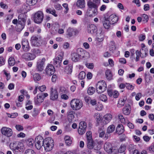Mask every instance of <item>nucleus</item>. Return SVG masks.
Wrapping results in <instances>:
<instances>
[{
  "label": "nucleus",
  "mask_w": 154,
  "mask_h": 154,
  "mask_svg": "<svg viewBox=\"0 0 154 154\" xmlns=\"http://www.w3.org/2000/svg\"><path fill=\"white\" fill-rule=\"evenodd\" d=\"M142 19L143 21L147 22L149 19L147 15L144 14L142 15Z\"/></svg>",
  "instance_id": "56"
},
{
  "label": "nucleus",
  "mask_w": 154,
  "mask_h": 154,
  "mask_svg": "<svg viewBox=\"0 0 154 154\" xmlns=\"http://www.w3.org/2000/svg\"><path fill=\"white\" fill-rule=\"evenodd\" d=\"M86 137L87 140H89L92 139V135H91V132L90 131H87L86 133Z\"/></svg>",
  "instance_id": "54"
},
{
  "label": "nucleus",
  "mask_w": 154,
  "mask_h": 154,
  "mask_svg": "<svg viewBox=\"0 0 154 154\" xmlns=\"http://www.w3.org/2000/svg\"><path fill=\"white\" fill-rule=\"evenodd\" d=\"M28 60H33L36 57L35 55L34 54L28 53Z\"/></svg>",
  "instance_id": "51"
},
{
  "label": "nucleus",
  "mask_w": 154,
  "mask_h": 154,
  "mask_svg": "<svg viewBox=\"0 0 154 154\" xmlns=\"http://www.w3.org/2000/svg\"><path fill=\"white\" fill-rule=\"evenodd\" d=\"M126 100H125L124 99H122L119 100L118 102V106H119V105H121V106L124 105L125 103Z\"/></svg>",
  "instance_id": "52"
},
{
  "label": "nucleus",
  "mask_w": 154,
  "mask_h": 154,
  "mask_svg": "<svg viewBox=\"0 0 154 154\" xmlns=\"http://www.w3.org/2000/svg\"><path fill=\"white\" fill-rule=\"evenodd\" d=\"M5 64V61L2 57H0V66L3 65Z\"/></svg>",
  "instance_id": "58"
},
{
  "label": "nucleus",
  "mask_w": 154,
  "mask_h": 154,
  "mask_svg": "<svg viewBox=\"0 0 154 154\" xmlns=\"http://www.w3.org/2000/svg\"><path fill=\"white\" fill-rule=\"evenodd\" d=\"M15 61L14 57H11L9 58L8 60L9 65L11 66H13L15 64Z\"/></svg>",
  "instance_id": "37"
},
{
  "label": "nucleus",
  "mask_w": 154,
  "mask_h": 154,
  "mask_svg": "<svg viewBox=\"0 0 154 154\" xmlns=\"http://www.w3.org/2000/svg\"><path fill=\"white\" fill-rule=\"evenodd\" d=\"M107 88L106 83L103 81H99L96 85V90L99 94L102 93L105 91Z\"/></svg>",
  "instance_id": "6"
},
{
  "label": "nucleus",
  "mask_w": 154,
  "mask_h": 154,
  "mask_svg": "<svg viewBox=\"0 0 154 154\" xmlns=\"http://www.w3.org/2000/svg\"><path fill=\"white\" fill-rule=\"evenodd\" d=\"M63 56V53H61L56 58L53 59V63L55 66L57 67L60 66Z\"/></svg>",
  "instance_id": "13"
},
{
  "label": "nucleus",
  "mask_w": 154,
  "mask_h": 154,
  "mask_svg": "<svg viewBox=\"0 0 154 154\" xmlns=\"http://www.w3.org/2000/svg\"><path fill=\"white\" fill-rule=\"evenodd\" d=\"M149 5L148 4H145L144 5L143 10L145 11H147L149 10Z\"/></svg>",
  "instance_id": "63"
},
{
  "label": "nucleus",
  "mask_w": 154,
  "mask_h": 154,
  "mask_svg": "<svg viewBox=\"0 0 154 154\" xmlns=\"http://www.w3.org/2000/svg\"><path fill=\"white\" fill-rule=\"evenodd\" d=\"M28 53H25L22 55V57L26 60H28Z\"/></svg>",
  "instance_id": "60"
},
{
  "label": "nucleus",
  "mask_w": 154,
  "mask_h": 154,
  "mask_svg": "<svg viewBox=\"0 0 154 154\" xmlns=\"http://www.w3.org/2000/svg\"><path fill=\"white\" fill-rule=\"evenodd\" d=\"M123 113L126 115H129L130 113V110L127 106L125 107L123 109Z\"/></svg>",
  "instance_id": "43"
},
{
  "label": "nucleus",
  "mask_w": 154,
  "mask_h": 154,
  "mask_svg": "<svg viewBox=\"0 0 154 154\" xmlns=\"http://www.w3.org/2000/svg\"><path fill=\"white\" fill-rule=\"evenodd\" d=\"M99 97L100 100L102 101L105 102L107 100L106 96L104 94L100 95Z\"/></svg>",
  "instance_id": "53"
},
{
  "label": "nucleus",
  "mask_w": 154,
  "mask_h": 154,
  "mask_svg": "<svg viewBox=\"0 0 154 154\" xmlns=\"http://www.w3.org/2000/svg\"><path fill=\"white\" fill-rule=\"evenodd\" d=\"M86 128V123L84 121L80 122L78 130L79 134L80 135L84 134L85 132Z\"/></svg>",
  "instance_id": "11"
},
{
  "label": "nucleus",
  "mask_w": 154,
  "mask_h": 154,
  "mask_svg": "<svg viewBox=\"0 0 154 154\" xmlns=\"http://www.w3.org/2000/svg\"><path fill=\"white\" fill-rule=\"evenodd\" d=\"M108 19L109 20L111 24H113L117 23L118 21V18L116 15L112 14L110 15Z\"/></svg>",
  "instance_id": "21"
},
{
  "label": "nucleus",
  "mask_w": 154,
  "mask_h": 154,
  "mask_svg": "<svg viewBox=\"0 0 154 154\" xmlns=\"http://www.w3.org/2000/svg\"><path fill=\"white\" fill-rule=\"evenodd\" d=\"M35 141L32 138H30L28 139L26 141V144L27 145L30 146H32Z\"/></svg>",
  "instance_id": "44"
},
{
  "label": "nucleus",
  "mask_w": 154,
  "mask_h": 154,
  "mask_svg": "<svg viewBox=\"0 0 154 154\" xmlns=\"http://www.w3.org/2000/svg\"><path fill=\"white\" fill-rule=\"evenodd\" d=\"M80 56L79 54L73 53L71 54V59L74 62H77L79 60Z\"/></svg>",
  "instance_id": "20"
},
{
  "label": "nucleus",
  "mask_w": 154,
  "mask_h": 154,
  "mask_svg": "<svg viewBox=\"0 0 154 154\" xmlns=\"http://www.w3.org/2000/svg\"><path fill=\"white\" fill-rule=\"evenodd\" d=\"M24 17V15L23 14H20L18 16V24L17 26L20 29L19 30L17 31H21L24 28L26 19Z\"/></svg>",
  "instance_id": "8"
},
{
  "label": "nucleus",
  "mask_w": 154,
  "mask_h": 154,
  "mask_svg": "<svg viewBox=\"0 0 154 154\" xmlns=\"http://www.w3.org/2000/svg\"><path fill=\"white\" fill-rule=\"evenodd\" d=\"M45 71L47 74L51 75L54 73L55 71L54 67L51 64H49L47 66Z\"/></svg>",
  "instance_id": "15"
},
{
  "label": "nucleus",
  "mask_w": 154,
  "mask_h": 154,
  "mask_svg": "<svg viewBox=\"0 0 154 154\" xmlns=\"http://www.w3.org/2000/svg\"><path fill=\"white\" fill-rule=\"evenodd\" d=\"M126 87L128 90H132L134 88V86L129 83H126Z\"/></svg>",
  "instance_id": "48"
},
{
  "label": "nucleus",
  "mask_w": 154,
  "mask_h": 154,
  "mask_svg": "<svg viewBox=\"0 0 154 154\" xmlns=\"http://www.w3.org/2000/svg\"><path fill=\"white\" fill-rule=\"evenodd\" d=\"M46 11L47 13L51 14L55 17L57 16V14H56L55 10L54 9H52L51 8H47Z\"/></svg>",
  "instance_id": "29"
},
{
  "label": "nucleus",
  "mask_w": 154,
  "mask_h": 154,
  "mask_svg": "<svg viewBox=\"0 0 154 154\" xmlns=\"http://www.w3.org/2000/svg\"><path fill=\"white\" fill-rule=\"evenodd\" d=\"M136 57L135 60L137 62L139 60L140 57H141L142 56L141 54H142L141 52L138 50H137L136 52Z\"/></svg>",
  "instance_id": "46"
},
{
  "label": "nucleus",
  "mask_w": 154,
  "mask_h": 154,
  "mask_svg": "<svg viewBox=\"0 0 154 154\" xmlns=\"http://www.w3.org/2000/svg\"><path fill=\"white\" fill-rule=\"evenodd\" d=\"M105 74L106 78L108 80H110L112 79V74L110 70H106Z\"/></svg>",
  "instance_id": "35"
},
{
  "label": "nucleus",
  "mask_w": 154,
  "mask_h": 154,
  "mask_svg": "<svg viewBox=\"0 0 154 154\" xmlns=\"http://www.w3.org/2000/svg\"><path fill=\"white\" fill-rule=\"evenodd\" d=\"M37 2V0H26V4L29 5H34Z\"/></svg>",
  "instance_id": "40"
},
{
  "label": "nucleus",
  "mask_w": 154,
  "mask_h": 154,
  "mask_svg": "<svg viewBox=\"0 0 154 154\" xmlns=\"http://www.w3.org/2000/svg\"><path fill=\"white\" fill-rule=\"evenodd\" d=\"M115 127L114 125H110L107 128V133H112L115 131Z\"/></svg>",
  "instance_id": "34"
},
{
  "label": "nucleus",
  "mask_w": 154,
  "mask_h": 154,
  "mask_svg": "<svg viewBox=\"0 0 154 154\" xmlns=\"http://www.w3.org/2000/svg\"><path fill=\"white\" fill-rule=\"evenodd\" d=\"M145 38L146 37L145 35L141 34L140 35L139 38L140 41H142L145 39Z\"/></svg>",
  "instance_id": "62"
},
{
  "label": "nucleus",
  "mask_w": 154,
  "mask_h": 154,
  "mask_svg": "<svg viewBox=\"0 0 154 154\" xmlns=\"http://www.w3.org/2000/svg\"><path fill=\"white\" fill-rule=\"evenodd\" d=\"M87 146L88 149H93V146L94 142L93 140L92 139L87 140Z\"/></svg>",
  "instance_id": "33"
},
{
  "label": "nucleus",
  "mask_w": 154,
  "mask_h": 154,
  "mask_svg": "<svg viewBox=\"0 0 154 154\" xmlns=\"http://www.w3.org/2000/svg\"><path fill=\"white\" fill-rule=\"evenodd\" d=\"M70 105L72 109L74 110H79L83 106L82 101L76 99H72L71 101Z\"/></svg>",
  "instance_id": "4"
},
{
  "label": "nucleus",
  "mask_w": 154,
  "mask_h": 154,
  "mask_svg": "<svg viewBox=\"0 0 154 154\" xmlns=\"http://www.w3.org/2000/svg\"><path fill=\"white\" fill-rule=\"evenodd\" d=\"M93 149L96 150H98L100 149V145L97 143H94L92 146Z\"/></svg>",
  "instance_id": "49"
},
{
  "label": "nucleus",
  "mask_w": 154,
  "mask_h": 154,
  "mask_svg": "<svg viewBox=\"0 0 154 154\" xmlns=\"http://www.w3.org/2000/svg\"><path fill=\"white\" fill-rule=\"evenodd\" d=\"M88 9L87 13L89 17L94 16L97 14L98 5L94 2L88 1L87 2Z\"/></svg>",
  "instance_id": "1"
},
{
  "label": "nucleus",
  "mask_w": 154,
  "mask_h": 154,
  "mask_svg": "<svg viewBox=\"0 0 154 154\" xmlns=\"http://www.w3.org/2000/svg\"><path fill=\"white\" fill-rule=\"evenodd\" d=\"M135 147V146L132 144H130L129 145V150L130 153H131L134 151V150H135L136 149Z\"/></svg>",
  "instance_id": "47"
},
{
  "label": "nucleus",
  "mask_w": 154,
  "mask_h": 154,
  "mask_svg": "<svg viewBox=\"0 0 154 154\" xmlns=\"http://www.w3.org/2000/svg\"><path fill=\"white\" fill-rule=\"evenodd\" d=\"M75 32L73 28L69 27L67 30L66 35L69 37H72L73 32Z\"/></svg>",
  "instance_id": "28"
},
{
  "label": "nucleus",
  "mask_w": 154,
  "mask_h": 154,
  "mask_svg": "<svg viewBox=\"0 0 154 154\" xmlns=\"http://www.w3.org/2000/svg\"><path fill=\"white\" fill-rule=\"evenodd\" d=\"M48 96V94L47 93H42L38 94L34 98L35 104L38 106L40 105L44 101L45 98Z\"/></svg>",
  "instance_id": "3"
},
{
  "label": "nucleus",
  "mask_w": 154,
  "mask_h": 154,
  "mask_svg": "<svg viewBox=\"0 0 154 154\" xmlns=\"http://www.w3.org/2000/svg\"><path fill=\"white\" fill-rule=\"evenodd\" d=\"M45 59V58L39 59L37 62L36 70L39 72H42L44 69Z\"/></svg>",
  "instance_id": "9"
},
{
  "label": "nucleus",
  "mask_w": 154,
  "mask_h": 154,
  "mask_svg": "<svg viewBox=\"0 0 154 154\" xmlns=\"http://www.w3.org/2000/svg\"><path fill=\"white\" fill-rule=\"evenodd\" d=\"M44 140L42 137L40 135L37 136L35 138V145L37 149H39L43 146Z\"/></svg>",
  "instance_id": "7"
},
{
  "label": "nucleus",
  "mask_w": 154,
  "mask_h": 154,
  "mask_svg": "<svg viewBox=\"0 0 154 154\" xmlns=\"http://www.w3.org/2000/svg\"><path fill=\"white\" fill-rule=\"evenodd\" d=\"M118 118L119 120L123 124L126 123V121L122 115L119 114L118 115Z\"/></svg>",
  "instance_id": "42"
},
{
  "label": "nucleus",
  "mask_w": 154,
  "mask_h": 154,
  "mask_svg": "<svg viewBox=\"0 0 154 154\" xmlns=\"http://www.w3.org/2000/svg\"><path fill=\"white\" fill-rule=\"evenodd\" d=\"M1 131L2 134L8 137L11 136L13 134L12 129L6 127H3L1 129Z\"/></svg>",
  "instance_id": "10"
},
{
  "label": "nucleus",
  "mask_w": 154,
  "mask_h": 154,
  "mask_svg": "<svg viewBox=\"0 0 154 154\" xmlns=\"http://www.w3.org/2000/svg\"><path fill=\"white\" fill-rule=\"evenodd\" d=\"M112 118V115L109 113L105 115L103 118V123L104 124L106 125L109 123Z\"/></svg>",
  "instance_id": "18"
},
{
  "label": "nucleus",
  "mask_w": 154,
  "mask_h": 154,
  "mask_svg": "<svg viewBox=\"0 0 154 154\" xmlns=\"http://www.w3.org/2000/svg\"><path fill=\"white\" fill-rule=\"evenodd\" d=\"M38 88L40 91L41 92H43L46 89V87L45 85H43L42 86L39 87Z\"/></svg>",
  "instance_id": "59"
},
{
  "label": "nucleus",
  "mask_w": 154,
  "mask_h": 154,
  "mask_svg": "<svg viewBox=\"0 0 154 154\" xmlns=\"http://www.w3.org/2000/svg\"><path fill=\"white\" fill-rule=\"evenodd\" d=\"M22 45L25 51H27L29 49V44L28 41L26 39H23L22 41Z\"/></svg>",
  "instance_id": "22"
},
{
  "label": "nucleus",
  "mask_w": 154,
  "mask_h": 154,
  "mask_svg": "<svg viewBox=\"0 0 154 154\" xmlns=\"http://www.w3.org/2000/svg\"><path fill=\"white\" fill-rule=\"evenodd\" d=\"M50 99L54 100L58 98V94L56 89H53V88H51Z\"/></svg>",
  "instance_id": "17"
},
{
  "label": "nucleus",
  "mask_w": 154,
  "mask_h": 154,
  "mask_svg": "<svg viewBox=\"0 0 154 154\" xmlns=\"http://www.w3.org/2000/svg\"><path fill=\"white\" fill-rule=\"evenodd\" d=\"M33 79L35 81H39L41 79V76L38 73H35L33 75Z\"/></svg>",
  "instance_id": "39"
},
{
  "label": "nucleus",
  "mask_w": 154,
  "mask_h": 154,
  "mask_svg": "<svg viewBox=\"0 0 154 154\" xmlns=\"http://www.w3.org/2000/svg\"><path fill=\"white\" fill-rule=\"evenodd\" d=\"M116 133L119 134H122L124 131V128L122 125L119 124L118 125L116 130Z\"/></svg>",
  "instance_id": "23"
},
{
  "label": "nucleus",
  "mask_w": 154,
  "mask_h": 154,
  "mask_svg": "<svg viewBox=\"0 0 154 154\" xmlns=\"http://www.w3.org/2000/svg\"><path fill=\"white\" fill-rule=\"evenodd\" d=\"M103 32L101 31L100 33V35H98L97 39L98 41L99 42H101L103 40Z\"/></svg>",
  "instance_id": "45"
},
{
  "label": "nucleus",
  "mask_w": 154,
  "mask_h": 154,
  "mask_svg": "<svg viewBox=\"0 0 154 154\" xmlns=\"http://www.w3.org/2000/svg\"><path fill=\"white\" fill-rule=\"evenodd\" d=\"M72 66L71 65L66 66L65 70V72L68 74H70L72 71Z\"/></svg>",
  "instance_id": "30"
},
{
  "label": "nucleus",
  "mask_w": 154,
  "mask_h": 154,
  "mask_svg": "<svg viewBox=\"0 0 154 154\" xmlns=\"http://www.w3.org/2000/svg\"><path fill=\"white\" fill-rule=\"evenodd\" d=\"M126 146L124 144H122L119 149L117 150H115V151L116 152V151H118V152L119 153H122V154H125V151L126 149Z\"/></svg>",
  "instance_id": "27"
},
{
  "label": "nucleus",
  "mask_w": 154,
  "mask_h": 154,
  "mask_svg": "<svg viewBox=\"0 0 154 154\" xmlns=\"http://www.w3.org/2000/svg\"><path fill=\"white\" fill-rule=\"evenodd\" d=\"M95 88L92 87H89L87 90L88 94L90 95H92L95 92Z\"/></svg>",
  "instance_id": "38"
},
{
  "label": "nucleus",
  "mask_w": 154,
  "mask_h": 154,
  "mask_svg": "<svg viewBox=\"0 0 154 154\" xmlns=\"http://www.w3.org/2000/svg\"><path fill=\"white\" fill-rule=\"evenodd\" d=\"M10 146L11 149L13 151L14 153H15L17 152V143H11L10 144Z\"/></svg>",
  "instance_id": "36"
},
{
  "label": "nucleus",
  "mask_w": 154,
  "mask_h": 154,
  "mask_svg": "<svg viewBox=\"0 0 154 154\" xmlns=\"http://www.w3.org/2000/svg\"><path fill=\"white\" fill-rule=\"evenodd\" d=\"M24 149V145L23 143L20 142H18V143H17L16 149L17 152H18V151L21 152Z\"/></svg>",
  "instance_id": "26"
},
{
  "label": "nucleus",
  "mask_w": 154,
  "mask_h": 154,
  "mask_svg": "<svg viewBox=\"0 0 154 154\" xmlns=\"http://www.w3.org/2000/svg\"><path fill=\"white\" fill-rule=\"evenodd\" d=\"M110 46L109 47V50L112 53L113 52V51L115 50L116 49L115 42L113 41H111L110 43Z\"/></svg>",
  "instance_id": "31"
},
{
  "label": "nucleus",
  "mask_w": 154,
  "mask_h": 154,
  "mask_svg": "<svg viewBox=\"0 0 154 154\" xmlns=\"http://www.w3.org/2000/svg\"><path fill=\"white\" fill-rule=\"evenodd\" d=\"M149 151L151 153L154 154V146L153 145L150 146L148 148Z\"/></svg>",
  "instance_id": "55"
},
{
  "label": "nucleus",
  "mask_w": 154,
  "mask_h": 154,
  "mask_svg": "<svg viewBox=\"0 0 154 154\" xmlns=\"http://www.w3.org/2000/svg\"><path fill=\"white\" fill-rule=\"evenodd\" d=\"M13 17V14H10L6 18L7 22H9L11 20Z\"/></svg>",
  "instance_id": "64"
},
{
  "label": "nucleus",
  "mask_w": 154,
  "mask_h": 154,
  "mask_svg": "<svg viewBox=\"0 0 154 154\" xmlns=\"http://www.w3.org/2000/svg\"><path fill=\"white\" fill-rule=\"evenodd\" d=\"M88 32L91 34H93L97 31V27L94 24H91L87 27Z\"/></svg>",
  "instance_id": "19"
},
{
  "label": "nucleus",
  "mask_w": 154,
  "mask_h": 154,
  "mask_svg": "<svg viewBox=\"0 0 154 154\" xmlns=\"http://www.w3.org/2000/svg\"><path fill=\"white\" fill-rule=\"evenodd\" d=\"M42 39V37L40 36H33L31 39L32 45L34 46H38L39 44L38 42L41 40Z\"/></svg>",
  "instance_id": "14"
},
{
  "label": "nucleus",
  "mask_w": 154,
  "mask_h": 154,
  "mask_svg": "<svg viewBox=\"0 0 154 154\" xmlns=\"http://www.w3.org/2000/svg\"><path fill=\"white\" fill-rule=\"evenodd\" d=\"M86 66L88 68L90 69H92L94 67V65L93 63H86Z\"/></svg>",
  "instance_id": "61"
},
{
  "label": "nucleus",
  "mask_w": 154,
  "mask_h": 154,
  "mask_svg": "<svg viewBox=\"0 0 154 154\" xmlns=\"http://www.w3.org/2000/svg\"><path fill=\"white\" fill-rule=\"evenodd\" d=\"M94 118L96 119L98 123H99L102 120V117L98 113H95L94 115Z\"/></svg>",
  "instance_id": "32"
},
{
  "label": "nucleus",
  "mask_w": 154,
  "mask_h": 154,
  "mask_svg": "<svg viewBox=\"0 0 154 154\" xmlns=\"http://www.w3.org/2000/svg\"><path fill=\"white\" fill-rule=\"evenodd\" d=\"M103 25L104 27L106 29H109L111 24L109 20L108 19L105 18L103 21Z\"/></svg>",
  "instance_id": "24"
},
{
  "label": "nucleus",
  "mask_w": 154,
  "mask_h": 154,
  "mask_svg": "<svg viewBox=\"0 0 154 154\" xmlns=\"http://www.w3.org/2000/svg\"><path fill=\"white\" fill-rule=\"evenodd\" d=\"M24 154H36L35 152L32 149H28L26 150Z\"/></svg>",
  "instance_id": "50"
},
{
  "label": "nucleus",
  "mask_w": 154,
  "mask_h": 154,
  "mask_svg": "<svg viewBox=\"0 0 154 154\" xmlns=\"http://www.w3.org/2000/svg\"><path fill=\"white\" fill-rule=\"evenodd\" d=\"M44 17V14L41 11H38L35 13L32 17L34 22L37 24L41 23L43 21Z\"/></svg>",
  "instance_id": "5"
},
{
  "label": "nucleus",
  "mask_w": 154,
  "mask_h": 154,
  "mask_svg": "<svg viewBox=\"0 0 154 154\" xmlns=\"http://www.w3.org/2000/svg\"><path fill=\"white\" fill-rule=\"evenodd\" d=\"M77 51L78 53L80 52V54H79L80 57L86 58L89 57L88 53L82 48H79L77 49Z\"/></svg>",
  "instance_id": "16"
},
{
  "label": "nucleus",
  "mask_w": 154,
  "mask_h": 154,
  "mask_svg": "<svg viewBox=\"0 0 154 154\" xmlns=\"http://www.w3.org/2000/svg\"><path fill=\"white\" fill-rule=\"evenodd\" d=\"M76 5L80 8H84L85 7V0H78L77 2Z\"/></svg>",
  "instance_id": "25"
},
{
  "label": "nucleus",
  "mask_w": 154,
  "mask_h": 154,
  "mask_svg": "<svg viewBox=\"0 0 154 154\" xmlns=\"http://www.w3.org/2000/svg\"><path fill=\"white\" fill-rule=\"evenodd\" d=\"M15 128L16 129L19 131L23 130V127L20 125H16Z\"/></svg>",
  "instance_id": "57"
},
{
  "label": "nucleus",
  "mask_w": 154,
  "mask_h": 154,
  "mask_svg": "<svg viewBox=\"0 0 154 154\" xmlns=\"http://www.w3.org/2000/svg\"><path fill=\"white\" fill-rule=\"evenodd\" d=\"M104 148L105 151L109 153H113V154H115L116 152L115 151L116 150L113 149L111 143L109 142H106L104 144Z\"/></svg>",
  "instance_id": "12"
},
{
  "label": "nucleus",
  "mask_w": 154,
  "mask_h": 154,
  "mask_svg": "<svg viewBox=\"0 0 154 154\" xmlns=\"http://www.w3.org/2000/svg\"><path fill=\"white\" fill-rule=\"evenodd\" d=\"M54 141L52 138L47 137L44 139L43 147L46 151H51L54 147Z\"/></svg>",
  "instance_id": "2"
},
{
  "label": "nucleus",
  "mask_w": 154,
  "mask_h": 154,
  "mask_svg": "<svg viewBox=\"0 0 154 154\" xmlns=\"http://www.w3.org/2000/svg\"><path fill=\"white\" fill-rule=\"evenodd\" d=\"M86 76V74L84 71H81L79 73L78 75L79 79L80 80H82L84 79Z\"/></svg>",
  "instance_id": "41"
}]
</instances>
